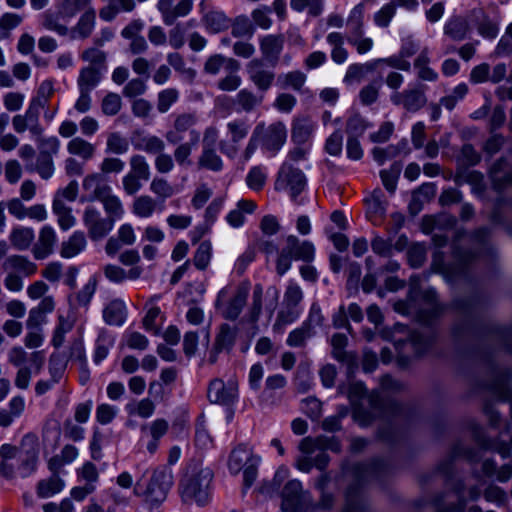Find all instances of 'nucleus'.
<instances>
[{
    "instance_id": "1",
    "label": "nucleus",
    "mask_w": 512,
    "mask_h": 512,
    "mask_svg": "<svg viewBox=\"0 0 512 512\" xmlns=\"http://www.w3.org/2000/svg\"><path fill=\"white\" fill-rule=\"evenodd\" d=\"M213 477V471L209 467H203L198 461L189 462L178 487L183 502L207 505L211 499Z\"/></svg>"
},
{
    "instance_id": "2",
    "label": "nucleus",
    "mask_w": 512,
    "mask_h": 512,
    "mask_svg": "<svg viewBox=\"0 0 512 512\" xmlns=\"http://www.w3.org/2000/svg\"><path fill=\"white\" fill-rule=\"evenodd\" d=\"M173 483L172 469L163 465L155 468L148 480L144 478V475L138 479L133 492L136 496L142 497L146 504L157 507L165 501Z\"/></svg>"
},
{
    "instance_id": "3",
    "label": "nucleus",
    "mask_w": 512,
    "mask_h": 512,
    "mask_svg": "<svg viewBox=\"0 0 512 512\" xmlns=\"http://www.w3.org/2000/svg\"><path fill=\"white\" fill-rule=\"evenodd\" d=\"M315 258L314 244L308 240L301 241L295 235H288L285 238V245L278 252L276 259V271L282 276L292 265V261H303L310 263Z\"/></svg>"
},
{
    "instance_id": "4",
    "label": "nucleus",
    "mask_w": 512,
    "mask_h": 512,
    "mask_svg": "<svg viewBox=\"0 0 512 512\" xmlns=\"http://www.w3.org/2000/svg\"><path fill=\"white\" fill-rule=\"evenodd\" d=\"M384 464L381 461H375L370 464H356L352 469V474L357 482L356 486H350L346 492V503L343 512H364L365 504L360 493L359 485L368 481L373 476L382 471Z\"/></svg>"
},
{
    "instance_id": "5",
    "label": "nucleus",
    "mask_w": 512,
    "mask_h": 512,
    "mask_svg": "<svg viewBox=\"0 0 512 512\" xmlns=\"http://www.w3.org/2000/svg\"><path fill=\"white\" fill-rule=\"evenodd\" d=\"M306 184L307 179L303 171L293 163L284 161L279 168L274 186L275 190L286 191L295 200L304 191Z\"/></svg>"
},
{
    "instance_id": "6",
    "label": "nucleus",
    "mask_w": 512,
    "mask_h": 512,
    "mask_svg": "<svg viewBox=\"0 0 512 512\" xmlns=\"http://www.w3.org/2000/svg\"><path fill=\"white\" fill-rule=\"evenodd\" d=\"M248 288L238 286L233 291L230 287H224L218 293L216 307L221 310L225 319L235 320L240 315L246 304Z\"/></svg>"
},
{
    "instance_id": "7",
    "label": "nucleus",
    "mask_w": 512,
    "mask_h": 512,
    "mask_svg": "<svg viewBox=\"0 0 512 512\" xmlns=\"http://www.w3.org/2000/svg\"><path fill=\"white\" fill-rule=\"evenodd\" d=\"M426 86L421 83L409 84L402 91L391 93L390 102L407 112L415 113L427 103Z\"/></svg>"
},
{
    "instance_id": "8",
    "label": "nucleus",
    "mask_w": 512,
    "mask_h": 512,
    "mask_svg": "<svg viewBox=\"0 0 512 512\" xmlns=\"http://www.w3.org/2000/svg\"><path fill=\"white\" fill-rule=\"evenodd\" d=\"M39 458V442L35 434H25L20 442L18 473L22 478L29 477L36 469Z\"/></svg>"
},
{
    "instance_id": "9",
    "label": "nucleus",
    "mask_w": 512,
    "mask_h": 512,
    "mask_svg": "<svg viewBox=\"0 0 512 512\" xmlns=\"http://www.w3.org/2000/svg\"><path fill=\"white\" fill-rule=\"evenodd\" d=\"M255 130L259 131L261 148L269 152L271 156H275L286 143L287 129L284 123L280 121L268 126L264 122H260L255 126Z\"/></svg>"
},
{
    "instance_id": "10",
    "label": "nucleus",
    "mask_w": 512,
    "mask_h": 512,
    "mask_svg": "<svg viewBox=\"0 0 512 512\" xmlns=\"http://www.w3.org/2000/svg\"><path fill=\"white\" fill-rule=\"evenodd\" d=\"M229 141H220L219 149L228 158H235L239 151V144L248 136L251 124L245 118H234L226 124Z\"/></svg>"
},
{
    "instance_id": "11",
    "label": "nucleus",
    "mask_w": 512,
    "mask_h": 512,
    "mask_svg": "<svg viewBox=\"0 0 512 512\" xmlns=\"http://www.w3.org/2000/svg\"><path fill=\"white\" fill-rule=\"evenodd\" d=\"M83 224L92 241L104 239L114 228L115 223L94 206H87L83 212Z\"/></svg>"
},
{
    "instance_id": "12",
    "label": "nucleus",
    "mask_w": 512,
    "mask_h": 512,
    "mask_svg": "<svg viewBox=\"0 0 512 512\" xmlns=\"http://www.w3.org/2000/svg\"><path fill=\"white\" fill-rule=\"evenodd\" d=\"M310 500L309 493L303 491L302 483L297 479L288 481L282 490L284 512H301Z\"/></svg>"
},
{
    "instance_id": "13",
    "label": "nucleus",
    "mask_w": 512,
    "mask_h": 512,
    "mask_svg": "<svg viewBox=\"0 0 512 512\" xmlns=\"http://www.w3.org/2000/svg\"><path fill=\"white\" fill-rule=\"evenodd\" d=\"M474 254L471 252H462L458 249L454 250V264H446L444 261V254L440 250L433 253L432 265L438 272L446 274L451 277H458L465 273L467 265L474 259Z\"/></svg>"
},
{
    "instance_id": "14",
    "label": "nucleus",
    "mask_w": 512,
    "mask_h": 512,
    "mask_svg": "<svg viewBox=\"0 0 512 512\" xmlns=\"http://www.w3.org/2000/svg\"><path fill=\"white\" fill-rule=\"evenodd\" d=\"M194 6V0H158L157 10L159 11L162 21L165 25H173L177 19L188 16Z\"/></svg>"
},
{
    "instance_id": "15",
    "label": "nucleus",
    "mask_w": 512,
    "mask_h": 512,
    "mask_svg": "<svg viewBox=\"0 0 512 512\" xmlns=\"http://www.w3.org/2000/svg\"><path fill=\"white\" fill-rule=\"evenodd\" d=\"M82 189L85 194L81 197V202L100 201L112 191L105 176L99 172L87 174L83 178Z\"/></svg>"
},
{
    "instance_id": "16",
    "label": "nucleus",
    "mask_w": 512,
    "mask_h": 512,
    "mask_svg": "<svg viewBox=\"0 0 512 512\" xmlns=\"http://www.w3.org/2000/svg\"><path fill=\"white\" fill-rule=\"evenodd\" d=\"M246 73L260 92L268 91L275 81L274 71L268 68L262 59L255 58L249 61L246 64Z\"/></svg>"
},
{
    "instance_id": "17",
    "label": "nucleus",
    "mask_w": 512,
    "mask_h": 512,
    "mask_svg": "<svg viewBox=\"0 0 512 512\" xmlns=\"http://www.w3.org/2000/svg\"><path fill=\"white\" fill-rule=\"evenodd\" d=\"M207 395L212 403L231 405L238 397L237 383L232 380L224 383L221 379H214L209 384Z\"/></svg>"
},
{
    "instance_id": "18",
    "label": "nucleus",
    "mask_w": 512,
    "mask_h": 512,
    "mask_svg": "<svg viewBox=\"0 0 512 512\" xmlns=\"http://www.w3.org/2000/svg\"><path fill=\"white\" fill-rule=\"evenodd\" d=\"M8 362L16 367H26L31 365L35 369V374H38L44 366L45 354L43 351H34L28 353L21 346H14L8 352Z\"/></svg>"
},
{
    "instance_id": "19",
    "label": "nucleus",
    "mask_w": 512,
    "mask_h": 512,
    "mask_svg": "<svg viewBox=\"0 0 512 512\" xmlns=\"http://www.w3.org/2000/svg\"><path fill=\"white\" fill-rule=\"evenodd\" d=\"M199 122V116L196 112H183L175 116L173 128L166 132L165 138L171 144H177L184 138V134L191 130Z\"/></svg>"
},
{
    "instance_id": "20",
    "label": "nucleus",
    "mask_w": 512,
    "mask_h": 512,
    "mask_svg": "<svg viewBox=\"0 0 512 512\" xmlns=\"http://www.w3.org/2000/svg\"><path fill=\"white\" fill-rule=\"evenodd\" d=\"M96 25V11L95 9H90L84 12L77 23L69 28L68 37L70 40H84L89 38Z\"/></svg>"
},
{
    "instance_id": "21",
    "label": "nucleus",
    "mask_w": 512,
    "mask_h": 512,
    "mask_svg": "<svg viewBox=\"0 0 512 512\" xmlns=\"http://www.w3.org/2000/svg\"><path fill=\"white\" fill-rule=\"evenodd\" d=\"M285 38L283 34H268L259 38V48L263 58L267 61L276 62L284 47Z\"/></svg>"
},
{
    "instance_id": "22",
    "label": "nucleus",
    "mask_w": 512,
    "mask_h": 512,
    "mask_svg": "<svg viewBox=\"0 0 512 512\" xmlns=\"http://www.w3.org/2000/svg\"><path fill=\"white\" fill-rule=\"evenodd\" d=\"M470 32L467 19L461 15L448 18L443 26V35L455 42L465 40Z\"/></svg>"
},
{
    "instance_id": "23",
    "label": "nucleus",
    "mask_w": 512,
    "mask_h": 512,
    "mask_svg": "<svg viewBox=\"0 0 512 512\" xmlns=\"http://www.w3.org/2000/svg\"><path fill=\"white\" fill-rule=\"evenodd\" d=\"M56 242L57 236L55 230L48 225L42 227L38 241L33 248L34 257L38 260L47 258L53 252Z\"/></svg>"
},
{
    "instance_id": "24",
    "label": "nucleus",
    "mask_w": 512,
    "mask_h": 512,
    "mask_svg": "<svg viewBox=\"0 0 512 512\" xmlns=\"http://www.w3.org/2000/svg\"><path fill=\"white\" fill-rule=\"evenodd\" d=\"M127 307L123 300L113 299L105 305L102 311L103 320L110 326H122L127 319Z\"/></svg>"
},
{
    "instance_id": "25",
    "label": "nucleus",
    "mask_w": 512,
    "mask_h": 512,
    "mask_svg": "<svg viewBox=\"0 0 512 512\" xmlns=\"http://www.w3.org/2000/svg\"><path fill=\"white\" fill-rule=\"evenodd\" d=\"M332 346V355L339 361L348 365L349 373L353 372V368L357 365L356 356L345 350L348 343V338L345 334L336 333L330 340Z\"/></svg>"
},
{
    "instance_id": "26",
    "label": "nucleus",
    "mask_w": 512,
    "mask_h": 512,
    "mask_svg": "<svg viewBox=\"0 0 512 512\" xmlns=\"http://www.w3.org/2000/svg\"><path fill=\"white\" fill-rule=\"evenodd\" d=\"M105 3L99 10V17L110 22L120 13H130L136 8V0H101Z\"/></svg>"
},
{
    "instance_id": "27",
    "label": "nucleus",
    "mask_w": 512,
    "mask_h": 512,
    "mask_svg": "<svg viewBox=\"0 0 512 512\" xmlns=\"http://www.w3.org/2000/svg\"><path fill=\"white\" fill-rule=\"evenodd\" d=\"M258 458L254 455L252 450L244 444L235 447L229 456L228 469L231 474L237 475L244 467L252 462L253 459Z\"/></svg>"
},
{
    "instance_id": "28",
    "label": "nucleus",
    "mask_w": 512,
    "mask_h": 512,
    "mask_svg": "<svg viewBox=\"0 0 512 512\" xmlns=\"http://www.w3.org/2000/svg\"><path fill=\"white\" fill-rule=\"evenodd\" d=\"M1 267L7 273H20L24 276H31L37 270L36 264L22 255L8 256L2 262Z\"/></svg>"
},
{
    "instance_id": "29",
    "label": "nucleus",
    "mask_w": 512,
    "mask_h": 512,
    "mask_svg": "<svg viewBox=\"0 0 512 512\" xmlns=\"http://www.w3.org/2000/svg\"><path fill=\"white\" fill-rule=\"evenodd\" d=\"M239 70L240 63L231 57H226L222 54H213L207 58L204 63L203 71L208 75H218L220 71Z\"/></svg>"
},
{
    "instance_id": "30",
    "label": "nucleus",
    "mask_w": 512,
    "mask_h": 512,
    "mask_svg": "<svg viewBox=\"0 0 512 512\" xmlns=\"http://www.w3.org/2000/svg\"><path fill=\"white\" fill-rule=\"evenodd\" d=\"M200 140V133L197 130L190 131V140L188 142H179L174 149L173 157L180 167H190L192 165L191 155L194 147Z\"/></svg>"
},
{
    "instance_id": "31",
    "label": "nucleus",
    "mask_w": 512,
    "mask_h": 512,
    "mask_svg": "<svg viewBox=\"0 0 512 512\" xmlns=\"http://www.w3.org/2000/svg\"><path fill=\"white\" fill-rule=\"evenodd\" d=\"M345 40L346 37L341 32H330L326 36V42L331 47L330 57L337 65L344 64L349 57V52L345 48Z\"/></svg>"
},
{
    "instance_id": "32",
    "label": "nucleus",
    "mask_w": 512,
    "mask_h": 512,
    "mask_svg": "<svg viewBox=\"0 0 512 512\" xmlns=\"http://www.w3.org/2000/svg\"><path fill=\"white\" fill-rule=\"evenodd\" d=\"M368 401L373 412L379 416H397L403 410V407L396 402H385L379 391H373L369 395Z\"/></svg>"
},
{
    "instance_id": "33",
    "label": "nucleus",
    "mask_w": 512,
    "mask_h": 512,
    "mask_svg": "<svg viewBox=\"0 0 512 512\" xmlns=\"http://www.w3.org/2000/svg\"><path fill=\"white\" fill-rule=\"evenodd\" d=\"M364 13V2L358 3L351 9L346 20L348 29L346 37L361 36V34H365Z\"/></svg>"
},
{
    "instance_id": "34",
    "label": "nucleus",
    "mask_w": 512,
    "mask_h": 512,
    "mask_svg": "<svg viewBox=\"0 0 512 512\" xmlns=\"http://www.w3.org/2000/svg\"><path fill=\"white\" fill-rule=\"evenodd\" d=\"M102 73L99 67L85 66L80 69L77 78L78 90L92 92L101 82Z\"/></svg>"
},
{
    "instance_id": "35",
    "label": "nucleus",
    "mask_w": 512,
    "mask_h": 512,
    "mask_svg": "<svg viewBox=\"0 0 512 512\" xmlns=\"http://www.w3.org/2000/svg\"><path fill=\"white\" fill-rule=\"evenodd\" d=\"M366 212L371 220L381 219L386 213V200L381 189H375L365 199Z\"/></svg>"
},
{
    "instance_id": "36",
    "label": "nucleus",
    "mask_w": 512,
    "mask_h": 512,
    "mask_svg": "<svg viewBox=\"0 0 512 512\" xmlns=\"http://www.w3.org/2000/svg\"><path fill=\"white\" fill-rule=\"evenodd\" d=\"M87 245L86 237L82 231H75L68 238L62 242L60 255L63 258H72L81 253Z\"/></svg>"
},
{
    "instance_id": "37",
    "label": "nucleus",
    "mask_w": 512,
    "mask_h": 512,
    "mask_svg": "<svg viewBox=\"0 0 512 512\" xmlns=\"http://www.w3.org/2000/svg\"><path fill=\"white\" fill-rule=\"evenodd\" d=\"M67 151L70 155L78 156L84 161H88L94 157L96 146L84 138L76 136L67 143Z\"/></svg>"
},
{
    "instance_id": "38",
    "label": "nucleus",
    "mask_w": 512,
    "mask_h": 512,
    "mask_svg": "<svg viewBox=\"0 0 512 512\" xmlns=\"http://www.w3.org/2000/svg\"><path fill=\"white\" fill-rule=\"evenodd\" d=\"M315 123L309 118L296 119L292 126V141L298 145L308 142L314 132Z\"/></svg>"
},
{
    "instance_id": "39",
    "label": "nucleus",
    "mask_w": 512,
    "mask_h": 512,
    "mask_svg": "<svg viewBox=\"0 0 512 512\" xmlns=\"http://www.w3.org/2000/svg\"><path fill=\"white\" fill-rule=\"evenodd\" d=\"M158 210L156 199L149 195L136 197L131 205L132 213L138 218H150Z\"/></svg>"
},
{
    "instance_id": "40",
    "label": "nucleus",
    "mask_w": 512,
    "mask_h": 512,
    "mask_svg": "<svg viewBox=\"0 0 512 512\" xmlns=\"http://www.w3.org/2000/svg\"><path fill=\"white\" fill-rule=\"evenodd\" d=\"M52 210L57 216V223L62 230L66 231L76 224V218L72 215L71 208L62 199L54 197Z\"/></svg>"
},
{
    "instance_id": "41",
    "label": "nucleus",
    "mask_w": 512,
    "mask_h": 512,
    "mask_svg": "<svg viewBox=\"0 0 512 512\" xmlns=\"http://www.w3.org/2000/svg\"><path fill=\"white\" fill-rule=\"evenodd\" d=\"M114 343L115 337L109 331L106 329H101L99 331L93 354V361L95 364H100L108 356Z\"/></svg>"
},
{
    "instance_id": "42",
    "label": "nucleus",
    "mask_w": 512,
    "mask_h": 512,
    "mask_svg": "<svg viewBox=\"0 0 512 512\" xmlns=\"http://www.w3.org/2000/svg\"><path fill=\"white\" fill-rule=\"evenodd\" d=\"M57 7L59 14L68 19L75 17L79 12L94 9L92 0H60Z\"/></svg>"
},
{
    "instance_id": "43",
    "label": "nucleus",
    "mask_w": 512,
    "mask_h": 512,
    "mask_svg": "<svg viewBox=\"0 0 512 512\" xmlns=\"http://www.w3.org/2000/svg\"><path fill=\"white\" fill-rule=\"evenodd\" d=\"M134 148L147 154L157 155L165 151L166 145L162 138L147 134L134 141Z\"/></svg>"
},
{
    "instance_id": "44",
    "label": "nucleus",
    "mask_w": 512,
    "mask_h": 512,
    "mask_svg": "<svg viewBox=\"0 0 512 512\" xmlns=\"http://www.w3.org/2000/svg\"><path fill=\"white\" fill-rule=\"evenodd\" d=\"M202 22L206 30L210 33H219L230 26V19L222 11L212 10L207 12Z\"/></svg>"
},
{
    "instance_id": "45",
    "label": "nucleus",
    "mask_w": 512,
    "mask_h": 512,
    "mask_svg": "<svg viewBox=\"0 0 512 512\" xmlns=\"http://www.w3.org/2000/svg\"><path fill=\"white\" fill-rule=\"evenodd\" d=\"M197 165L200 169L213 172H220L224 166L223 160L216 152V148H202Z\"/></svg>"
},
{
    "instance_id": "46",
    "label": "nucleus",
    "mask_w": 512,
    "mask_h": 512,
    "mask_svg": "<svg viewBox=\"0 0 512 512\" xmlns=\"http://www.w3.org/2000/svg\"><path fill=\"white\" fill-rule=\"evenodd\" d=\"M35 238L34 230L29 227H16L9 236L13 247L19 251L27 250Z\"/></svg>"
},
{
    "instance_id": "47",
    "label": "nucleus",
    "mask_w": 512,
    "mask_h": 512,
    "mask_svg": "<svg viewBox=\"0 0 512 512\" xmlns=\"http://www.w3.org/2000/svg\"><path fill=\"white\" fill-rule=\"evenodd\" d=\"M155 409L154 402L149 398L133 400L125 405V411L129 416H138L143 419L150 418Z\"/></svg>"
},
{
    "instance_id": "48",
    "label": "nucleus",
    "mask_w": 512,
    "mask_h": 512,
    "mask_svg": "<svg viewBox=\"0 0 512 512\" xmlns=\"http://www.w3.org/2000/svg\"><path fill=\"white\" fill-rule=\"evenodd\" d=\"M65 486L64 481L58 474H52L49 478L43 479L37 484V495L40 498H49L61 492Z\"/></svg>"
},
{
    "instance_id": "49",
    "label": "nucleus",
    "mask_w": 512,
    "mask_h": 512,
    "mask_svg": "<svg viewBox=\"0 0 512 512\" xmlns=\"http://www.w3.org/2000/svg\"><path fill=\"white\" fill-rule=\"evenodd\" d=\"M307 76L300 70H293L287 73H282L277 78V83L281 89H293L294 91H301L305 85Z\"/></svg>"
},
{
    "instance_id": "50",
    "label": "nucleus",
    "mask_w": 512,
    "mask_h": 512,
    "mask_svg": "<svg viewBox=\"0 0 512 512\" xmlns=\"http://www.w3.org/2000/svg\"><path fill=\"white\" fill-rule=\"evenodd\" d=\"M99 202L102 203L106 216L111 219L112 222L115 223L123 217L125 210L122 201L117 195L113 194L112 191Z\"/></svg>"
},
{
    "instance_id": "51",
    "label": "nucleus",
    "mask_w": 512,
    "mask_h": 512,
    "mask_svg": "<svg viewBox=\"0 0 512 512\" xmlns=\"http://www.w3.org/2000/svg\"><path fill=\"white\" fill-rule=\"evenodd\" d=\"M60 17L62 16L59 12L45 11L40 15V24L45 30L55 32L59 36H67L69 28L60 22Z\"/></svg>"
},
{
    "instance_id": "52",
    "label": "nucleus",
    "mask_w": 512,
    "mask_h": 512,
    "mask_svg": "<svg viewBox=\"0 0 512 512\" xmlns=\"http://www.w3.org/2000/svg\"><path fill=\"white\" fill-rule=\"evenodd\" d=\"M26 170L35 171L42 179L48 180L53 176L55 170L53 157L38 153L36 163L26 164Z\"/></svg>"
},
{
    "instance_id": "53",
    "label": "nucleus",
    "mask_w": 512,
    "mask_h": 512,
    "mask_svg": "<svg viewBox=\"0 0 512 512\" xmlns=\"http://www.w3.org/2000/svg\"><path fill=\"white\" fill-rule=\"evenodd\" d=\"M262 101V96H257L248 89H241L235 96V103L239 107L238 110L246 113L253 111L256 107L261 105Z\"/></svg>"
},
{
    "instance_id": "54",
    "label": "nucleus",
    "mask_w": 512,
    "mask_h": 512,
    "mask_svg": "<svg viewBox=\"0 0 512 512\" xmlns=\"http://www.w3.org/2000/svg\"><path fill=\"white\" fill-rule=\"evenodd\" d=\"M490 393L498 400L506 402L512 399V391L509 385V380L506 376H496L493 381L488 385Z\"/></svg>"
},
{
    "instance_id": "55",
    "label": "nucleus",
    "mask_w": 512,
    "mask_h": 512,
    "mask_svg": "<svg viewBox=\"0 0 512 512\" xmlns=\"http://www.w3.org/2000/svg\"><path fill=\"white\" fill-rule=\"evenodd\" d=\"M324 0H290L292 10L301 13L307 11L311 17H319L324 11Z\"/></svg>"
},
{
    "instance_id": "56",
    "label": "nucleus",
    "mask_w": 512,
    "mask_h": 512,
    "mask_svg": "<svg viewBox=\"0 0 512 512\" xmlns=\"http://www.w3.org/2000/svg\"><path fill=\"white\" fill-rule=\"evenodd\" d=\"M301 311V308L283 305V308L278 312L273 330L282 333L286 325L293 323L299 318Z\"/></svg>"
},
{
    "instance_id": "57",
    "label": "nucleus",
    "mask_w": 512,
    "mask_h": 512,
    "mask_svg": "<svg viewBox=\"0 0 512 512\" xmlns=\"http://www.w3.org/2000/svg\"><path fill=\"white\" fill-rule=\"evenodd\" d=\"M231 34L236 37H252L255 32V27L250 21L248 16L239 15L232 22H230Z\"/></svg>"
},
{
    "instance_id": "58",
    "label": "nucleus",
    "mask_w": 512,
    "mask_h": 512,
    "mask_svg": "<svg viewBox=\"0 0 512 512\" xmlns=\"http://www.w3.org/2000/svg\"><path fill=\"white\" fill-rule=\"evenodd\" d=\"M423 300L429 306V311H421L419 319L421 322L428 324L432 318H434L440 311L439 304L437 302V295L435 290L427 289L422 294Z\"/></svg>"
},
{
    "instance_id": "59",
    "label": "nucleus",
    "mask_w": 512,
    "mask_h": 512,
    "mask_svg": "<svg viewBox=\"0 0 512 512\" xmlns=\"http://www.w3.org/2000/svg\"><path fill=\"white\" fill-rule=\"evenodd\" d=\"M236 339V329L228 324L220 326L219 333L216 337L215 348L217 351L229 350L233 347Z\"/></svg>"
},
{
    "instance_id": "60",
    "label": "nucleus",
    "mask_w": 512,
    "mask_h": 512,
    "mask_svg": "<svg viewBox=\"0 0 512 512\" xmlns=\"http://www.w3.org/2000/svg\"><path fill=\"white\" fill-rule=\"evenodd\" d=\"M73 328V322L70 321L63 315H59L57 319V324L53 331L51 344L55 348H59L63 345L65 341V335L70 332Z\"/></svg>"
},
{
    "instance_id": "61",
    "label": "nucleus",
    "mask_w": 512,
    "mask_h": 512,
    "mask_svg": "<svg viewBox=\"0 0 512 512\" xmlns=\"http://www.w3.org/2000/svg\"><path fill=\"white\" fill-rule=\"evenodd\" d=\"M179 100V91L176 88L161 90L157 95V110L164 114Z\"/></svg>"
},
{
    "instance_id": "62",
    "label": "nucleus",
    "mask_w": 512,
    "mask_h": 512,
    "mask_svg": "<svg viewBox=\"0 0 512 512\" xmlns=\"http://www.w3.org/2000/svg\"><path fill=\"white\" fill-rule=\"evenodd\" d=\"M41 108L42 107L39 106V102H30L27 110L24 114H22L29 126V131L33 135H40L43 131V128L39 123V114Z\"/></svg>"
},
{
    "instance_id": "63",
    "label": "nucleus",
    "mask_w": 512,
    "mask_h": 512,
    "mask_svg": "<svg viewBox=\"0 0 512 512\" xmlns=\"http://www.w3.org/2000/svg\"><path fill=\"white\" fill-rule=\"evenodd\" d=\"M396 15V3L388 2L384 4L377 12L373 15L374 24L380 28H387L394 16Z\"/></svg>"
},
{
    "instance_id": "64",
    "label": "nucleus",
    "mask_w": 512,
    "mask_h": 512,
    "mask_svg": "<svg viewBox=\"0 0 512 512\" xmlns=\"http://www.w3.org/2000/svg\"><path fill=\"white\" fill-rule=\"evenodd\" d=\"M272 9L270 6L262 5L251 12L254 27L268 30L272 27L273 21L270 17Z\"/></svg>"
}]
</instances>
